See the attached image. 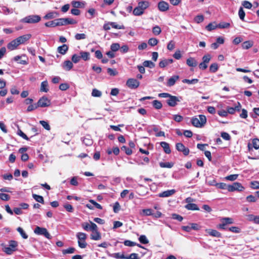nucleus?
Listing matches in <instances>:
<instances>
[{"label":"nucleus","mask_w":259,"mask_h":259,"mask_svg":"<svg viewBox=\"0 0 259 259\" xmlns=\"http://www.w3.org/2000/svg\"><path fill=\"white\" fill-rule=\"evenodd\" d=\"M149 4L147 1H142L138 3V6L133 10V14L135 16H141L144 11L148 8Z\"/></svg>","instance_id":"nucleus-1"},{"label":"nucleus","mask_w":259,"mask_h":259,"mask_svg":"<svg viewBox=\"0 0 259 259\" xmlns=\"http://www.w3.org/2000/svg\"><path fill=\"white\" fill-rule=\"evenodd\" d=\"M206 122V118L204 115H199L198 117H193L191 119V122L193 126L197 127H203Z\"/></svg>","instance_id":"nucleus-2"},{"label":"nucleus","mask_w":259,"mask_h":259,"mask_svg":"<svg viewBox=\"0 0 259 259\" xmlns=\"http://www.w3.org/2000/svg\"><path fill=\"white\" fill-rule=\"evenodd\" d=\"M41 18L38 15H29L20 20V22L26 23H36L39 22Z\"/></svg>","instance_id":"nucleus-3"},{"label":"nucleus","mask_w":259,"mask_h":259,"mask_svg":"<svg viewBox=\"0 0 259 259\" xmlns=\"http://www.w3.org/2000/svg\"><path fill=\"white\" fill-rule=\"evenodd\" d=\"M34 233L37 235H44L47 238L50 239L52 238V236L48 231L46 228H41L38 226H37L34 230Z\"/></svg>","instance_id":"nucleus-4"},{"label":"nucleus","mask_w":259,"mask_h":259,"mask_svg":"<svg viewBox=\"0 0 259 259\" xmlns=\"http://www.w3.org/2000/svg\"><path fill=\"white\" fill-rule=\"evenodd\" d=\"M59 26L66 25L67 24H74L77 23V21L73 19L65 18L57 19Z\"/></svg>","instance_id":"nucleus-5"},{"label":"nucleus","mask_w":259,"mask_h":259,"mask_svg":"<svg viewBox=\"0 0 259 259\" xmlns=\"http://www.w3.org/2000/svg\"><path fill=\"white\" fill-rule=\"evenodd\" d=\"M244 188L242 185L238 182H235L232 185H229L228 186V191L230 192H233L235 191H242L244 190Z\"/></svg>","instance_id":"nucleus-6"},{"label":"nucleus","mask_w":259,"mask_h":259,"mask_svg":"<svg viewBox=\"0 0 259 259\" xmlns=\"http://www.w3.org/2000/svg\"><path fill=\"white\" fill-rule=\"evenodd\" d=\"M51 102L46 97H42L37 102V105L38 107H46L50 105Z\"/></svg>","instance_id":"nucleus-7"},{"label":"nucleus","mask_w":259,"mask_h":259,"mask_svg":"<svg viewBox=\"0 0 259 259\" xmlns=\"http://www.w3.org/2000/svg\"><path fill=\"white\" fill-rule=\"evenodd\" d=\"M180 102V100L178 97L170 95L167 100L166 103L168 106L170 107H175L177 105V103Z\"/></svg>","instance_id":"nucleus-8"},{"label":"nucleus","mask_w":259,"mask_h":259,"mask_svg":"<svg viewBox=\"0 0 259 259\" xmlns=\"http://www.w3.org/2000/svg\"><path fill=\"white\" fill-rule=\"evenodd\" d=\"M126 85L130 89H136L139 86L140 82L136 79L130 78L126 81Z\"/></svg>","instance_id":"nucleus-9"},{"label":"nucleus","mask_w":259,"mask_h":259,"mask_svg":"<svg viewBox=\"0 0 259 259\" xmlns=\"http://www.w3.org/2000/svg\"><path fill=\"white\" fill-rule=\"evenodd\" d=\"M176 149L178 151L183 152L185 155H188L189 153V149L186 148L183 144L178 143L176 145Z\"/></svg>","instance_id":"nucleus-10"},{"label":"nucleus","mask_w":259,"mask_h":259,"mask_svg":"<svg viewBox=\"0 0 259 259\" xmlns=\"http://www.w3.org/2000/svg\"><path fill=\"white\" fill-rule=\"evenodd\" d=\"M158 8L161 12H165L169 9V5L164 1H160L158 4Z\"/></svg>","instance_id":"nucleus-11"},{"label":"nucleus","mask_w":259,"mask_h":259,"mask_svg":"<svg viewBox=\"0 0 259 259\" xmlns=\"http://www.w3.org/2000/svg\"><path fill=\"white\" fill-rule=\"evenodd\" d=\"M26 57L25 55L16 56L13 59L14 61L17 62L18 63L23 65L27 64V61L25 59Z\"/></svg>","instance_id":"nucleus-12"},{"label":"nucleus","mask_w":259,"mask_h":259,"mask_svg":"<svg viewBox=\"0 0 259 259\" xmlns=\"http://www.w3.org/2000/svg\"><path fill=\"white\" fill-rule=\"evenodd\" d=\"M31 37V35L30 34H27L22 36H20L17 37V41L19 42L20 44H23L28 40H29Z\"/></svg>","instance_id":"nucleus-13"},{"label":"nucleus","mask_w":259,"mask_h":259,"mask_svg":"<svg viewBox=\"0 0 259 259\" xmlns=\"http://www.w3.org/2000/svg\"><path fill=\"white\" fill-rule=\"evenodd\" d=\"M241 108V105L239 102H238V105L236 106L235 107H227V112L228 114H233L235 113L236 111H239Z\"/></svg>","instance_id":"nucleus-14"},{"label":"nucleus","mask_w":259,"mask_h":259,"mask_svg":"<svg viewBox=\"0 0 259 259\" xmlns=\"http://www.w3.org/2000/svg\"><path fill=\"white\" fill-rule=\"evenodd\" d=\"M206 232L209 234L210 236L215 237H221L222 234L221 233L218 232L215 230L212 229H206L205 230Z\"/></svg>","instance_id":"nucleus-15"},{"label":"nucleus","mask_w":259,"mask_h":259,"mask_svg":"<svg viewBox=\"0 0 259 259\" xmlns=\"http://www.w3.org/2000/svg\"><path fill=\"white\" fill-rule=\"evenodd\" d=\"M19 45L20 44L17 41V39H15L8 44L7 48L9 50L12 51L16 49Z\"/></svg>","instance_id":"nucleus-16"},{"label":"nucleus","mask_w":259,"mask_h":259,"mask_svg":"<svg viewBox=\"0 0 259 259\" xmlns=\"http://www.w3.org/2000/svg\"><path fill=\"white\" fill-rule=\"evenodd\" d=\"M175 192L176 191L174 189L167 190L159 193L158 196L160 197H167L172 195L175 193Z\"/></svg>","instance_id":"nucleus-17"},{"label":"nucleus","mask_w":259,"mask_h":259,"mask_svg":"<svg viewBox=\"0 0 259 259\" xmlns=\"http://www.w3.org/2000/svg\"><path fill=\"white\" fill-rule=\"evenodd\" d=\"M172 59H164L160 61L159 66L160 68H164L173 62Z\"/></svg>","instance_id":"nucleus-18"},{"label":"nucleus","mask_w":259,"mask_h":259,"mask_svg":"<svg viewBox=\"0 0 259 259\" xmlns=\"http://www.w3.org/2000/svg\"><path fill=\"white\" fill-rule=\"evenodd\" d=\"M59 15V13L57 12H51L47 14L44 16V19L48 20V19H51L55 18L56 17H58Z\"/></svg>","instance_id":"nucleus-19"},{"label":"nucleus","mask_w":259,"mask_h":259,"mask_svg":"<svg viewBox=\"0 0 259 259\" xmlns=\"http://www.w3.org/2000/svg\"><path fill=\"white\" fill-rule=\"evenodd\" d=\"M179 78V76L178 75H174L172 76L171 77L168 79L167 85L168 87H171L173 86L177 80H178Z\"/></svg>","instance_id":"nucleus-20"},{"label":"nucleus","mask_w":259,"mask_h":259,"mask_svg":"<svg viewBox=\"0 0 259 259\" xmlns=\"http://www.w3.org/2000/svg\"><path fill=\"white\" fill-rule=\"evenodd\" d=\"M91 238L94 240H99L101 239V235L100 233L97 230L93 231L91 235Z\"/></svg>","instance_id":"nucleus-21"},{"label":"nucleus","mask_w":259,"mask_h":259,"mask_svg":"<svg viewBox=\"0 0 259 259\" xmlns=\"http://www.w3.org/2000/svg\"><path fill=\"white\" fill-rule=\"evenodd\" d=\"M160 145L166 154H169L171 152L169 145L167 143L165 142H161L160 143Z\"/></svg>","instance_id":"nucleus-22"},{"label":"nucleus","mask_w":259,"mask_h":259,"mask_svg":"<svg viewBox=\"0 0 259 259\" xmlns=\"http://www.w3.org/2000/svg\"><path fill=\"white\" fill-rule=\"evenodd\" d=\"M187 64L190 67H196L197 65V61L194 58L190 57L187 60Z\"/></svg>","instance_id":"nucleus-23"},{"label":"nucleus","mask_w":259,"mask_h":259,"mask_svg":"<svg viewBox=\"0 0 259 259\" xmlns=\"http://www.w3.org/2000/svg\"><path fill=\"white\" fill-rule=\"evenodd\" d=\"M68 50V47L65 44L59 47L57 49L58 52L62 55L65 54Z\"/></svg>","instance_id":"nucleus-24"},{"label":"nucleus","mask_w":259,"mask_h":259,"mask_svg":"<svg viewBox=\"0 0 259 259\" xmlns=\"http://www.w3.org/2000/svg\"><path fill=\"white\" fill-rule=\"evenodd\" d=\"M73 63L69 60L65 61L64 62L63 67L67 71H69L73 67Z\"/></svg>","instance_id":"nucleus-25"},{"label":"nucleus","mask_w":259,"mask_h":259,"mask_svg":"<svg viewBox=\"0 0 259 259\" xmlns=\"http://www.w3.org/2000/svg\"><path fill=\"white\" fill-rule=\"evenodd\" d=\"M40 91L45 93L48 92V83L47 80L44 81L41 83Z\"/></svg>","instance_id":"nucleus-26"},{"label":"nucleus","mask_w":259,"mask_h":259,"mask_svg":"<svg viewBox=\"0 0 259 259\" xmlns=\"http://www.w3.org/2000/svg\"><path fill=\"white\" fill-rule=\"evenodd\" d=\"M185 207L188 210H199V208L195 203H189L185 205Z\"/></svg>","instance_id":"nucleus-27"},{"label":"nucleus","mask_w":259,"mask_h":259,"mask_svg":"<svg viewBox=\"0 0 259 259\" xmlns=\"http://www.w3.org/2000/svg\"><path fill=\"white\" fill-rule=\"evenodd\" d=\"M72 6L75 8H78L83 7L84 6V3L77 1H73L71 2Z\"/></svg>","instance_id":"nucleus-28"},{"label":"nucleus","mask_w":259,"mask_h":259,"mask_svg":"<svg viewBox=\"0 0 259 259\" xmlns=\"http://www.w3.org/2000/svg\"><path fill=\"white\" fill-rule=\"evenodd\" d=\"M0 13L8 15L12 13L13 11L12 9L10 10L5 6H0Z\"/></svg>","instance_id":"nucleus-29"},{"label":"nucleus","mask_w":259,"mask_h":259,"mask_svg":"<svg viewBox=\"0 0 259 259\" xmlns=\"http://www.w3.org/2000/svg\"><path fill=\"white\" fill-rule=\"evenodd\" d=\"M80 59H82L84 61H87L90 59V53L87 52L81 51L80 52Z\"/></svg>","instance_id":"nucleus-30"},{"label":"nucleus","mask_w":259,"mask_h":259,"mask_svg":"<svg viewBox=\"0 0 259 259\" xmlns=\"http://www.w3.org/2000/svg\"><path fill=\"white\" fill-rule=\"evenodd\" d=\"M45 25L46 26L49 27H54L59 26L57 19L54 21L46 22Z\"/></svg>","instance_id":"nucleus-31"},{"label":"nucleus","mask_w":259,"mask_h":259,"mask_svg":"<svg viewBox=\"0 0 259 259\" xmlns=\"http://www.w3.org/2000/svg\"><path fill=\"white\" fill-rule=\"evenodd\" d=\"M219 69V65L217 63H214L211 64L209 67V71L211 72L215 73Z\"/></svg>","instance_id":"nucleus-32"},{"label":"nucleus","mask_w":259,"mask_h":259,"mask_svg":"<svg viewBox=\"0 0 259 259\" xmlns=\"http://www.w3.org/2000/svg\"><path fill=\"white\" fill-rule=\"evenodd\" d=\"M32 197L38 202L40 203H44V200L42 196L37 195V194H32Z\"/></svg>","instance_id":"nucleus-33"},{"label":"nucleus","mask_w":259,"mask_h":259,"mask_svg":"<svg viewBox=\"0 0 259 259\" xmlns=\"http://www.w3.org/2000/svg\"><path fill=\"white\" fill-rule=\"evenodd\" d=\"M143 65L145 67H149L150 68H153L155 67V64L151 61H145L143 63Z\"/></svg>","instance_id":"nucleus-34"},{"label":"nucleus","mask_w":259,"mask_h":259,"mask_svg":"<svg viewBox=\"0 0 259 259\" xmlns=\"http://www.w3.org/2000/svg\"><path fill=\"white\" fill-rule=\"evenodd\" d=\"M253 46V42L251 41H246L242 44V48L248 49Z\"/></svg>","instance_id":"nucleus-35"},{"label":"nucleus","mask_w":259,"mask_h":259,"mask_svg":"<svg viewBox=\"0 0 259 259\" xmlns=\"http://www.w3.org/2000/svg\"><path fill=\"white\" fill-rule=\"evenodd\" d=\"M218 27V25H216L215 23H210L208 24L205 27V28L208 31H211L212 30L215 29L216 28Z\"/></svg>","instance_id":"nucleus-36"},{"label":"nucleus","mask_w":259,"mask_h":259,"mask_svg":"<svg viewBox=\"0 0 259 259\" xmlns=\"http://www.w3.org/2000/svg\"><path fill=\"white\" fill-rule=\"evenodd\" d=\"M153 107L156 109H160L162 107V103L158 100H154L152 102Z\"/></svg>","instance_id":"nucleus-37"},{"label":"nucleus","mask_w":259,"mask_h":259,"mask_svg":"<svg viewBox=\"0 0 259 259\" xmlns=\"http://www.w3.org/2000/svg\"><path fill=\"white\" fill-rule=\"evenodd\" d=\"M152 32L155 35H158L161 32V29L159 26H155L152 28Z\"/></svg>","instance_id":"nucleus-38"},{"label":"nucleus","mask_w":259,"mask_h":259,"mask_svg":"<svg viewBox=\"0 0 259 259\" xmlns=\"http://www.w3.org/2000/svg\"><path fill=\"white\" fill-rule=\"evenodd\" d=\"M76 237L78 240L85 241L87 238V235L84 233L79 232L77 234Z\"/></svg>","instance_id":"nucleus-39"},{"label":"nucleus","mask_w":259,"mask_h":259,"mask_svg":"<svg viewBox=\"0 0 259 259\" xmlns=\"http://www.w3.org/2000/svg\"><path fill=\"white\" fill-rule=\"evenodd\" d=\"M17 230L23 238L25 239L28 238V235L25 233V232L22 228L18 227L17 229Z\"/></svg>","instance_id":"nucleus-40"},{"label":"nucleus","mask_w":259,"mask_h":259,"mask_svg":"<svg viewBox=\"0 0 259 259\" xmlns=\"http://www.w3.org/2000/svg\"><path fill=\"white\" fill-rule=\"evenodd\" d=\"M92 95L95 97H100L102 96V92L97 89H94L92 91Z\"/></svg>","instance_id":"nucleus-41"},{"label":"nucleus","mask_w":259,"mask_h":259,"mask_svg":"<svg viewBox=\"0 0 259 259\" xmlns=\"http://www.w3.org/2000/svg\"><path fill=\"white\" fill-rule=\"evenodd\" d=\"M183 83H186L188 84H195L198 82V79H192L191 80L188 79H184L183 80Z\"/></svg>","instance_id":"nucleus-42"},{"label":"nucleus","mask_w":259,"mask_h":259,"mask_svg":"<svg viewBox=\"0 0 259 259\" xmlns=\"http://www.w3.org/2000/svg\"><path fill=\"white\" fill-rule=\"evenodd\" d=\"M159 165L161 167L171 168L174 164L171 162H160Z\"/></svg>","instance_id":"nucleus-43"},{"label":"nucleus","mask_w":259,"mask_h":259,"mask_svg":"<svg viewBox=\"0 0 259 259\" xmlns=\"http://www.w3.org/2000/svg\"><path fill=\"white\" fill-rule=\"evenodd\" d=\"M120 48V45L118 43L112 44L110 46V49L112 52H116Z\"/></svg>","instance_id":"nucleus-44"},{"label":"nucleus","mask_w":259,"mask_h":259,"mask_svg":"<svg viewBox=\"0 0 259 259\" xmlns=\"http://www.w3.org/2000/svg\"><path fill=\"white\" fill-rule=\"evenodd\" d=\"M139 241L144 244L148 243L149 241L145 235H141L139 238Z\"/></svg>","instance_id":"nucleus-45"},{"label":"nucleus","mask_w":259,"mask_h":259,"mask_svg":"<svg viewBox=\"0 0 259 259\" xmlns=\"http://www.w3.org/2000/svg\"><path fill=\"white\" fill-rule=\"evenodd\" d=\"M158 42V39L155 38H151L148 40V44L151 46H156Z\"/></svg>","instance_id":"nucleus-46"},{"label":"nucleus","mask_w":259,"mask_h":259,"mask_svg":"<svg viewBox=\"0 0 259 259\" xmlns=\"http://www.w3.org/2000/svg\"><path fill=\"white\" fill-rule=\"evenodd\" d=\"M40 124L47 130L50 131L51 129L49 123L44 120L39 121Z\"/></svg>","instance_id":"nucleus-47"},{"label":"nucleus","mask_w":259,"mask_h":259,"mask_svg":"<svg viewBox=\"0 0 259 259\" xmlns=\"http://www.w3.org/2000/svg\"><path fill=\"white\" fill-rule=\"evenodd\" d=\"M211 56L210 54H206L202 57V61L204 63L208 64L211 60Z\"/></svg>","instance_id":"nucleus-48"},{"label":"nucleus","mask_w":259,"mask_h":259,"mask_svg":"<svg viewBox=\"0 0 259 259\" xmlns=\"http://www.w3.org/2000/svg\"><path fill=\"white\" fill-rule=\"evenodd\" d=\"M238 15H239L240 19L241 20H244L245 16V13L242 7H240L239 10Z\"/></svg>","instance_id":"nucleus-49"},{"label":"nucleus","mask_w":259,"mask_h":259,"mask_svg":"<svg viewBox=\"0 0 259 259\" xmlns=\"http://www.w3.org/2000/svg\"><path fill=\"white\" fill-rule=\"evenodd\" d=\"M238 177V175L234 174V175H231L229 176H227L225 179L227 180L233 181H235L237 179Z\"/></svg>","instance_id":"nucleus-50"},{"label":"nucleus","mask_w":259,"mask_h":259,"mask_svg":"<svg viewBox=\"0 0 259 259\" xmlns=\"http://www.w3.org/2000/svg\"><path fill=\"white\" fill-rule=\"evenodd\" d=\"M121 150L124 151L125 153L128 155H130L132 154V150L125 146H123L121 148Z\"/></svg>","instance_id":"nucleus-51"},{"label":"nucleus","mask_w":259,"mask_h":259,"mask_svg":"<svg viewBox=\"0 0 259 259\" xmlns=\"http://www.w3.org/2000/svg\"><path fill=\"white\" fill-rule=\"evenodd\" d=\"M110 25H111V26L114 28L118 29H124V27L123 25H118L115 22H110Z\"/></svg>","instance_id":"nucleus-52"},{"label":"nucleus","mask_w":259,"mask_h":259,"mask_svg":"<svg viewBox=\"0 0 259 259\" xmlns=\"http://www.w3.org/2000/svg\"><path fill=\"white\" fill-rule=\"evenodd\" d=\"M76 40H81L86 38V35L84 33H77L75 35Z\"/></svg>","instance_id":"nucleus-53"},{"label":"nucleus","mask_w":259,"mask_h":259,"mask_svg":"<svg viewBox=\"0 0 259 259\" xmlns=\"http://www.w3.org/2000/svg\"><path fill=\"white\" fill-rule=\"evenodd\" d=\"M228 186L229 185L224 183H217V187L221 189H227L228 190Z\"/></svg>","instance_id":"nucleus-54"},{"label":"nucleus","mask_w":259,"mask_h":259,"mask_svg":"<svg viewBox=\"0 0 259 259\" xmlns=\"http://www.w3.org/2000/svg\"><path fill=\"white\" fill-rule=\"evenodd\" d=\"M143 213L146 216L152 215L153 210L151 209H144L142 210Z\"/></svg>","instance_id":"nucleus-55"},{"label":"nucleus","mask_w":259,"mask_h":259,"mask_svg":"<svg viewBox=\"0 0 259 259\" xmlns=\"http://www.w3.org/2000/svg\"><path fill=\"white\" fill-rule=\"evenodd\" d=\"M82 142L87 146H90L93 144L92 140L88 138H83L82 140Z\"/></svg>","instance_id":"nucleus-56"},{"label":"nucleus","mask_w":259,"mask_h":259,"mask_svg":"<svg viewBox=\"0 0 259 259\" xmlns=\"http://www.w3.org/2000/svg\"><path fill=\"white\" fill-rule=\"evenodd\" d=\"M251 187L253 189H259V182L258 181H252L250 183Z\"/></svg>","instance_id":"nucleus-57"},{"label":"nucleus","mask_w":259,"mask_h":259,"mask_svg":"<svg viewBox=\"0 0 259 259\" xmlns=\"http://www.w3.org/2000/svg\"><path fill=\"white\" fill-rule=\"evenodd\" d=\"M3 250L4 252H5L8 254H11L13 252V251H15L13 249H12L10 246L5 247L3 249Z\"/></svg>","instance_id":"nucleus-58"},{"label":"nucleus","mask_w":259,"mask_h":259,"mask_svg":"<svg viewBox=\"0 0 259 259\" xmlns=\"http://www.w3.org/2000/svg\"><path fill=\"white\" fill-rule=\"evenodd\" d=\"M253 147L255 149H257L259 148V139H254L252 141Z\"/></svg>","instance_id":"nucleus-59"},{"label":"nucleus","mask_w":259,"mask_h":259,"mask_svg":"<svg viewBox=\"0 0 259 259\" xmlns=\"http://www.w3.org/2000/svg\"><path fill=\"white\" fill-rule=\"evenodd\" d=\"M80 59V56H78L76 54H74L73 55H72V58H71L72 62L74 63H78Z\"/></svg>","instance_id":"nucleus-60"},{"label":"nucleus","mask_w":259,"mask_h":259,"mask_svg":"<svg viewBox=\"0 0 259 259\" xmlns=\"http://www.w3.org/2000/svg\"><path fill=\"white\" fill-rule=\"evenodd\" d=\"M18 245V243L17 241L14 240H11L9 242V246L13 249L14 250H16V247Z\"/></svg>","instance_id":"nucleus-61"},{"label":"nucleus","mask_w":259,"mask_h":259,"mask_svg":"<svg viewBox=\"0 0 259 259\" xmlns=\"http://www.w3.org/2000/svg\"><path fill=\"white\" fill-rule=\"evenodd\" d=\"M0 198L2 200L8 201L10 199V197L8 194L5 193H0Z\"/></svg>","instance_id":"nucleus-62"},{"label":"nucleus","mask_w":259,"mask_h":259,"mask_svg":"<svg viewBox=\"0 0 259 259\" xmlns=\"http://www.w3.org/2000/svg\"><path fill=\"white\" fill-rule=\"evenodd\" d=\"M242 5L244 8L248 9H251L252 6L251 3H250L249 2L246 1L243 2Z\"/></svg>","instance_id":"nucleus-63"},{"label":"nucleus","mask_w":259,"mask_h":259,"mask_svg":"<svg viewBox=\"0 0 259 259\" xmlns=\"http://www.w3.org/2000/svg\"><path fill=\"white\" fill-rule=\"evenodd\" d=\"M221 137L225 140L229 141L231 139V136L230 135L226 132H222L221 133Z\"/></svg>","instance_id":"nucleus-64"}]
</instances>
